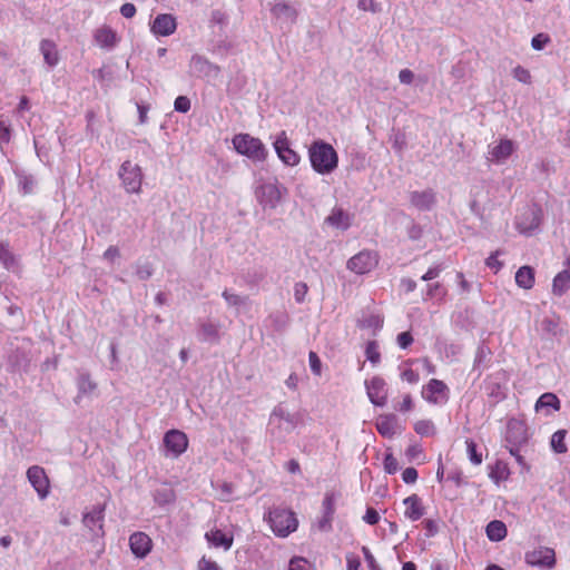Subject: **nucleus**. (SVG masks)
<instances>
[{"label":"nucleus","mask_w":570,"mask_h":570,"mask_svg":"<svg viewBox=\"0 0 570 570\" xmlns=\"http://www.w3.org/2000/svg\"><path fill=\"white\" fill-rule=\"evenodd\" d=\"M105 504H97L83 514L82 522L96 535H104Z\"/></svg>","instance_id":"15"},{"label":"nucleus","mask_w":570,"mask_h":570,"mask_svg":"<svg viewBox=\"0 0 570 570\" xmlns=\"http://www.w3.org/2000/svg\"><path fill=\"white\" fill-rule=\"evenodd\" d=\"M362 552L364 554L365 561L370 570H382L376 563L374 556L371 553L367 547H363Z\"/></svg>","instance_id":"48"},{"label":"nucleus","mask_w":570,"mask_h":570,"mask_svg":"<svg viewBox=\"0 0 570 570\" xmlns=\"http://www.w3.org/2000/svg\"><path fill=\"white\" fill-rule=\"evenodd\" d=\"M11 124L3 116H0V145L9 144L11 139Z\"/></svg>","instance_id":"38"},{"label":"nucleus","mask_w":570,"mask_h":570,"mask_svg":"<svg viewBox=\"0 0 570 570\" xmlns=\"http://www.w3.org/2000/svg\"><path fill=\"white\" fill-rule=\"evenodd\" d=\"M308 292L306 283L298 282L294 285V298L297 303H302Z\"/></svg>","instance_id":"45"},{"label":"nucleus","mask_w":570,"mask_h":570,"mask_svg":"<svg viewBox=\"0 0 570 570\" xmlns=\"http://www.w3.org/2000/svg\"><path fill=\"white\" fill-rule=\"evenodd\" d=\"M512 73H513L514 79H517L518 81L525 83V85L531 83V73L528 69L523 68L522 66H517L512 70Z\"/></svg>","instance_id":"40"},{"label":"nucleus","mask_w":570,"mask_h":570,"mask_svg":"<svg viewBox=\"0 0 570 570\" xmlns=\"http://www.w3.org/2000/svg\"><path fill=\"white\" fill-rule=\"evenodd\" d=\"M287 190L276 179L264 181L256 186L255 197L263 209H275L286 195Z\"/></svg>","instance_id":"4"},{"label":"nucleus","mask_w":570,"mask_h":570,"mask_svg":"<svg viewBox=\"0 0 570 570\" xmlns=\"http://www.w3.org/2000/svg\"><path fill=\"white\" fill-rule=\"evenodd\" d=\"M174 108L178 112L186 114L190 110V100L186 96H178L175 99Z\"/></svg>","instance_id":"41"},{"label":"nucleus","mask_w":570,"mask_h":570,"mask_svg":"<svg viewBox=\"0 0 570 570\" xmlns=\"http://www.w3.org/2000/svg\"><path fill=\"white\" fill-rule=\"evenodd\" d=\"M422 396L431 404H444L449 400V389L443 381L432 379L423 387Z\"/></svg>","instance_id":"10"},{"label":"nucleus","mask_w":570,"mask_h":570,"mask_svg":"<svg viewBox=\"0 0 570 570\" xmlns=\"http://www.w3.org/2000/svg\"><path fill=\"white\" fill-rule=\"evenodd\" d=\"M308 158L315 173L330 175L338 166V155L333 146L323 140H315L308 148Z\"/></svg>","instance_id":"1"},{"label":"nucleus","mask_w":570,"mask_h":570,"mask_svg":"<svg viewBox=\"0 0 570 570\" xmlns=\"http://www.w3.org/2000/svg\"><path fill=\"white\" fill-rule=\"evenodd\" d=\"M401 379L410 384H415L419 382V374L412 368H405L401 373Z\"/></svg>","instance_id":"51"},{"label":"nucleus","mask_w":570,"mask_h":570,"mask_svg":"<svg viewBox=\"0 0 570 570\" xmlns=\"http://www.w3.org/2000/svg\"><path fill=\"white\" fill-rule=\"evenodd\" d=\"M360 568H361L360 558L354 553H347L346 554V570H360Z\"/></svg>","instance_id":"49"},{"label":"nucleus","mask_w":570,"mask_h":570,"mask_svg":"<svg viewBox=\"0 0 570 570\" xmlns=\"http://www.w3.org/2000/svg\"><path fill=\"white\" fill-rule=\"evenodd\" d=\"M410 202L420 210H429L435 203V195L432 190L412 191Z\"/></svg>","instance_id":"23"},{"label":"nucleus","mask_w":570,"mask_h":570,"mask_svg":"<svg viewBox=\"0 0 570 570\" xmlns=\"http://www.w3.org/2000/svg\"><path fill=\"white\" fill-rule=\"evenodd\" d=\"M269 423L289 432L296 428L298 419L296 415L291 414L282 404H278L271 413Z\"/></svg>","instance_id":"16"},{"label":"nucleus","mask_w":570,"mask_h":570,"mask_svg":"<svg viewBox=\"0 0 570 570\" xmlns=\"http://www.w3.org/2000/svg\"><path fill=\"white\" fill-rule=\"evenodd\" d=\"M405 505V517L412 521L421 519L424 514V508L421 499L416 494H412L403 500Z\"/></svg>","instance_id":"24"},{"label":"nucleus","mask_w":570,"mask_h":570,"mask_svg":"<svg viewBox=\"0 0 570 570\" xmlns=\"http://www.w3.org/2000/svg\"><path fill=\"white\" fill-rule=\"evenodd\" d=\"M465 443H466V452H468L470 461L475 465L481 464L482 463V454L476 451L475 442L471 439H468L465 441Z\"/></svg>","instance_id":"39"},{"label":"nucleus","mask_w":570,"mask_h":570,"mask_svg":"<svg viewBox=\"0 0 570 570\" xmlns=\"http://www.w3.org/2000/svg\"><path fill=\"white\" fill-rule=\"evenodd\" d=\"M92 38L96 46L106 51L115 49L120 41L118 33L106 24L97 28L94 31Z\"/></svg>","instance_id":"14"},{"label":"nucleus","mask_w":570,"mask_h":570,"mask_svg":"<svg viewBox=\"0 0 570 570\" xmlns=\"http://www.w3.org/2000/svg\"><path fill=\"white\" fill-rule=\"evenodd\" d=\"M570 287V273L569 271H562L556 275L552 283V292L556 295L561 296Z\"/></svg>","instance_id":"31"},{"label":"nucleus","mask_w":570,"mask_h":570,"mask_svg":"<svg viewBox=\"0 0 570 570\" xmlns=\"http://www.w3.org/2000/svg\"><path fill=\"white\" fill-rule=\"evenodd\" d=\"M154 499L158 504H168L174 501L175 494L171 489L163 488L155 491Z\"/></svg>","instance_id":"37"},{"label":"nucleus","mask_w":570,"mask_h":570,"mask_svg":"<svg viewBox=\"0 0 570 570\" xmlns=\"http://www.w3.org/2000/svg\"><path fill=\"white\" fill-rule=\"evenodd\" d=\"M561 406L560 400L553 393L547 392L543 393L535 403V411H540L541 409H552L553 411H559Z\"/></svg>","instance_id":"30"},{"label":"nucleus","mask_w":570,"mask_h":570,"mask_svg":"<svg viewBox=\"0 0 570 570\" xmlns=\"http://www.w3.org/2000/svg\"><path fill=\"white\" fill-rule=\"evenodd\" d=\"M40 51L43 56L45 62L49 67H55L59 62V53L57 46L52 40L43 39L40 42Z\"/></svg>","instance_id":"25"},{"label":"nucleus","mask_w":570,"mask_h":570,"mask_svg":"<svg viewBox=\"0 0 570 570\" xmlns=\"http://www.w3.org/2000/svg\"><path fill=\"white\" fill-rule=\"evenodd\" d=\"M286 570H315V567L303 557H293Z\"/></svg>","instance_id":"34"},{"label":"nucleus","mask_w":570,"mask_h":570,"mask_svg":"<svg viewBox=\"0 0 570 570\" xmlns=\"http://www.w3.org/2000/svg\"><path fill=\"white\" fill-rule=\"evenodd\" d=\"M365 355L367 361H370L373 365H376L381 361V353L379 351V344L375 341H370L366 344Z\"/></svg>","instance_id":"36"},{"label":"nucleus","mask_w":570,"mask_h":570,"mask_svg":"<svg viewBox=\"0 0 570 570\" xmlns=\"http://www.w3.org/2000/svg\"><path fill=\"white\" fill-rule=\"evenodd\" d=\"M402 480L405 483H407V484L414 483L417 480V471H416V469H414L412 466L406 468L402 472Z\"/></svg>","instance_id":"52"},{"label":"nucleus","mask_w":570,"mask_h":570,"mask_svg":"<svg viewBox=\"0 0 570 570\" xmlns=\"http://www.w3.org/2000/svg\"><path fill=\"white\" fill-rule=\"evenodd\" d=\"M384 470L389 474H394L399 470V462L392 453L385 454L384 458Z\"/></svg>","instance_id":"42"},{"label":"nucleus","mask_w":570,"mask_h":570,"mask_svg":"<svg viewBox=\"0 0 570 570\" xmlns=\"http://www.w3.org/2000/svg\"><path fill=\"white\" fill-rule=\"evenodd\" d=\"M27 478L41 500L49 495L50 482L43 468L39 465L30 466L27 470Z\"/></svg>","instance_id":"11"},{"label":"nucleus","mask_w":570,"mask_h":570,"mask_svg":"<svg viewBox=\"0 0 570 570\" xmlns=\"http://www.w3.org/2000/svg\"><path fill=\"white\" fill-rule=\"evenodd\" d=\"M376 429L382 436L392 438L397 429V419L394 414H382L376 419Z\"/></svg>","instance_id":"22"},{"label":"nucleus","mask_w":570,"mask_h":570,"mask_svg":"<svg viewBox=\"0 0 570 570\" xmlns=\"http://www.w3.org/2000/svg\"><path fill=\"white\" fill-rule=\"evenodd\" d=\"M515 150V145L511 139L502 138L493 141L488 147L487 160L492 164H503Z\"/></svg>","instance_id":"9"},{"label":"nucleus","mask_w":570,"mask_h":570,"mask_svg":"<svg viewBox=\"0 0 570 570\" xmlns=\"http://www.w3.org/2000/svg\"><path fill=\"white\" fill-rule=\"evenodd\" d=\"M137 275L140 279H147L151 276V267L146 264L137 268Z\"/></svg>","instance_id":"61"},{"label":"nucleus","mask_w":570,"mask_h":570,"mask_svg":"<svg viewBox=\"0 0 570 570\" xmlns=\"http://www.w3.org/2000/svg\"><path fill=\"white\" fill-rule=\"evenodd\" d=\"M202 333L205 336V338L217 337L218 330L214 324L206 323L202 325Z\"/></svg>","instance_id":"57"},{"label":"nucleus","mask_w":570,"mask_h":570,"mask_svg":"<svg viewBox=\"0 0 570 570\" xmlns=\"http://www.w3.org/2000/svg\"><path fill=\"white\" fill-rule=\"evenodd\" d=\"M363 520L367 524L374 525V524H376L380 521V515H379V513H377V511L375 509L367 508L366 512H365V514L363 517Z\"/></svg>","instance_id":"53"},{"label":"nucleus","mask_w":570,"mask_h":570,"mask_svg":"<svg viewBox=\"0 0 570 570\" xmlns=\"http://www.w3.org/2000/svg\"><path fill=\"white\" fill-rule=\"evenodd\" d=\"M104 257L108 261H114L119 257V249L116 246H109L105 250Z\"/></svg>","instance_id":"63"},{"label":"nucleus","mask_w":570,"mask_h":570,"mask_svg":"<svg viewBox=\"0 0 570 570\" xmlns=\"http://www.w3.org/2000/svg\"><path fill=\"white\" fill-rule=\"evenodd\" d=\"M412 407H413V402H412L411 395L410 394L404 395L399 410L402 412H407V411L412 410Z\"/></svg>","instance_id":"64"},{"label":"nucleus","mask_w":570,"mask_h":570,"mask_svg":"<svg viewBox=\"0 0 570 570\" xmlns=\"http://www.w3.org/2000/svg\"><path fill=\"white\" fill-rule=\"evenodd\" d=\"M443 271V267L442 265H435V266H432L430 267L426 273L422 276V279L423 281H432L434 278H436L440 273Z\"/></svg>","instance_id":"56"},{"label":"nucleus","mask_w":570,"mask_h":570,"mask_svg":"<svg viewBox=\"0 0 570 570\" xmlns=\"http://www.w3.org/2000/svg\"><path fill=\"white\" fill-rule=\"evenodd\" d=\"M190 72L198 77L216 76L219 68L200 55H194L189 62Z\"/></svg>","instance_id":"19"},{"label":"nucleus","mask_w":570,"mask_h":570,"mask_svg":"<svg viewBox=\"0 0 570 570\" xmlns=\"http://www.w3.org/2000/svg\"><path fill=\"white\" fill-rule=\"evenodd\" d=\"M456 278H458V282H459V286L461 287V291H462L463 293H468V292H470V289H471V285H470V283L464 278L463 273L459 272V273L456 274Z\"/></svg>","instance_id":"62"},{"label":"nucleus","mask_w":570,"mask_h":570,"mask_svg":"<svg viewBox=\"0 0 570 570\" xmlns=\"http://www.w3.org/2000/svg\"><path fill=\"white\" fill-rule=\"evenodd\" d=\"M515 283L524 289L532 288L534 284V271L530 266H522L515 273Z\"/></svg>","instance_id":"28"},{"label":"nucleus","mask_w":570,"mask_h":570,"mask_svg":"<svg viewBox=\"0 0 570 570\" xmlns=\"http://www.w3.org/2000/svg\"><path fill=\"white\" fill-rule=\"evenodd\" d=\"M401 83L411 85L414 79V73L410 69H402L399 73Z\"/></svg>","instance_id":"59"},{"label":"nucleus","mask_w":570,"mask_h":570,"mask_svg":"<svg viewBox=\"0 0 570 570\" xmlns=\"http://www.w3.org/2000/svg\"><path fill=\"white\" fill-rule=\"evenodd\" d=\"M268 522L272 531L281 538H286L296 531L298 520L295 512L289 509L276 508L269 511Z\"/></svg>","instance_id":"3"},{"label":"nucleus","mask_w":570,"mask_h":570,"mask_svg":"<svg viewBox=\"0 0 570 570\" xmlns=\"http://www.w3.org/2000/svg\"><path fill=\"white\" fill-rule=\"evenodd\" d=\"M198 570H222L220 567L215 562L205 557L198 561Z\"/></svg>","instance_id":"54"},{"label":"nucleus","mask_w":570,"mask_h":570,"mask_svg":"<svg viewBox=\"0 0 570 570\" xmlns=\"http://www.w3.org/2000/svg\"><path fill=\"white\" fill-rule=\"evenodd\" d=\"M120 13L124 18L130 19L136 14V7L132 3H124L120 7Z\"/></svg>","instance_id":"58"},{"label":"nucleus","mask_w":570,"mask_h":570,"mask_svg":"<svg viewBox=\"0 0 570 570\" xmlns=\"http://www.w3.org/2000/svg\"><path fill=\"white\" fill-rule=\"evenodd\" d=\"M379 263L377 254L371 250H362L352 256L346 264L348 271L363 275L370 273Z\"/></svg>","instance_id":"7"},{"label":"nucleus","mask_w":570,"mask_h":570,"mask_svg":"<svg viewBox=\"0 0 570 570\" xmlns=\"http://www.w3.org/2000/svg\"><path fill=\"white\" fill-rule=\"evenodd\" d=\"M498 254H499V252L491 254L487 258V262H485L488 267L495 269V271H499L502 267V263L498 261Z\"/></svg>","instance_id":"60"},{"label":"nucleus","mask_w":570,"mask_h":570,"mask_svg":"<svg viewBox=\"0 0 570 570\" xmlns=\"http://www.w3.org/2000/svg\"><path fill=\"white\" fill-rule=\"evenodd\" d=\"M129 547L136 558L144 559L150 553L153 541L148 534L138 531L129 537Z\"/></svg>","instance_id":"17"},{"label":"nucleus","mask_w":570,"mask_h":570,"mask_svg":"<svg viewBox=\"0 0 570 570\" xmlns=\"http://www.w3.org/2000/svg\"><path fill=\"white\" fill-rule=\"evenodd\" d=\"M323 507L325 511V515L330 519L334 513V497L332 494H326Z\"/></svg>","instance_id":"55"},{"label":"nucleus","mask_w":570,"mask_h":570,"mask_svg":"<svg viewBox=\"0 0 570 570\" xmlns=\"http://www.w3.org/2000/svg\"><path fill=\"white\" fill-rule=\"evenodd\" d=\"M232 142L239 155L254 163H263L267 158L268 151L262 140L249 134H237L233 137Z\"/></svg>","instance_id":"2"},{"label":"nucleus","mask_w":570,"mask_h":570,"mask_svg":"<svg viewBox=\"0 0 570 570\" xmlns=\"http://www.w3.org/2000/svg\"><path fill=\"white\" fill-rule=\"evenodd\" d=\"M273 16L277 19H283L288 22H295L297 18V11L291 4L286 2H276L271 9Z\"/></svg>","instance_id":"26"},{"label":"nucleus","mask_w":570,"mask_h":570,"mask_svg":"<svg viewBox=\"0 0 570 570\" xmlns=\"http://www.w3.org/2000/svg\"><path fill=\"white\" fill-rule=\"evenodd\" d=\"M163 442L166 448L165 455L173 459L179 458L188 448L187 435L175 429L165 433Z\"/></svg>","instance_id":"8"},{"label":"nucleus","mask_w":570,"mask_h":570,"mask_svg":"<svg viewBox=\"0 0 570 570\" xmlns=\"http://www.w3.org/2000/svg\"><path fill=\"white\" fill-rule=\"evenodd\" d=\"M308 362H309V367H311L312 372L316 376H320L322 374V363H321L318 355L315 352H309Z\"/></svg>","instance_id":"44"},{"label":"nucleus","mask_w":570,"mask_h":570,"mask_svg":"<svg viewBox=\"0 0 570 570\" xmlns=\"http://www.w3.org/2000/svg\"><path fill=\"white\" fill-rule=\"evenodd\" d=\"M223 297L225 298L227 304L230 306H239V305L244 304V302H245V299L242 296H239L237 294L229 293L228 291L223 292Z\"/></svg>","instance_id":"47"},{"label":"nucleus","mask_w":570,"mask_h":570,"mask_svg":"<svg viewBox=\"0 0 570 570\" xmlns=\"http://www.w3.org/2000/svg\"><path fill=\"white\" fill-rule=\"evenodd\" d=\"M397 344L401 348L405 350L413 343V337L410 332H402L397 335Z\"/></svg>","instance_id":"50"},{"label":"nucleus","mask_w":570,"mask_h":570,"mask_svg":"<svg viewBox=\"0 0 570 570\" xmlns=\"http://www.w3.org/2000/svg\"><path fill=\"white\" fill-rule=\"evenodd\" d=\"M550 41V38L546 33H538L531 40V46L534 50H542L546 45Z\"/></svg>","instance_id":"46"},{"label":"nucleus","mask_w":570,"mask_h":570,"mask_svg":"<svg viewBox=\"0 0 570 570\" xmlns=\"http://www.w3.org/2000/svg\"><path fill=\"white\" fill-rule=\"evenodd\" d=\"M119 177L127 193L138 194L141 190L142 173L137 164L129 160L122 163L119 169Z\"/></svg>","instance_id":"5"},{"label":"nucleus","mask_w":570,"mask_h":570,"mask_svg":"<svg viewBox=\"0 0 570 570\" xmlns=\"http://www.w3.org/2000/svg\"><path fill=\"white\" fill-rule=\"evenodd\" d=\"M0 262L8 271H13L17 267V259L10 252L7 244L0 243Z\"/></svg>","instance_id":"33"},{"label":"nucleus","mask_w":570,"mask_h":570,"mask_svg":"<svg viewBox=\"0 0 570 570\" xmlns=\"http://www.w3.org/2000/svg\"><path fill=\"white\" fill-rule=\"evenodd\" d=\"M485 532L490 541L499 542L507 537L508 530L502 521L493 520L488 523Z\"/></svg>","instance_id":"27"},{"label":"nucleus","mask_w":570,"mask_h":570,"mask_svg":"<svg viewBox=\"0 0 570 570\" xmlns=\"http://www.w3.org/2000/svg\"><path fill=\"white\" fill-rule=\"evenodd\" d=\"M414 431L421 436H429L435 433V426L430 420H421L414 424Z\"/></svg>","instance_id":"35"},{"label":"nucleus","mask_w":570,"mask_h":570,"mask_svg":"<svg viewBox=\"0 0 570 570\" xmlns=\"http://www.w3.org/2000/svg\"><path fill=\"white\" fill-rule=\"evenodd\" d=\"M78 394L75 397L76 403H80L83 397L90 396L97 390V383L91 379L87 372L80 373L77 377Z\"/></svg>","instance_id":"20"},{"label":"nucleus","mask_w":570,"mask_h":570,"mask_svg":"<svg viewBox=\"0 0 570 570\" xmlns=\"http://www.w3.org/2000/svg\"><path fill=\"white\" fill-rule=\"evenodd\" d=\"M207 542L214 548H223L225 551L229 550L233 546L234 538L219 529H212L205 534Z\"/></svg>","instance_id":"21"},{"label":"nucleus","mask_w":570,"mask_h":570,"mask_svg":"<svg viewBox=\"0 0 570 570\" xmlns=\"http://www.w3.org/2000/svg\"><path fill=\"white\" fill-rule=\"evenodd\" d=\"M274 148L278 158L287 166H297L301 161L299 155L289 146L285 131H282L274 141Z\"/></svg>","instance_id":"13"},{"label":"nucleus","mask_w":570,"mask_h":570,"mask_svg":"<svg viewBox=\"0 0 570 570\" xmlns=\"http://www.w3.org/2000/svg\"><path fill=\"white\" fill-rule=\"evenodd\" d=\"M357 8L372 13H376L381 10L380 4L375 0H358Z\"/></svg>","instance_id":"43"},{"label":"nucleus","mask_w":570,"mask_h":570,"mask_svg":"<svg viewBox=\"0 0 570 570\" xmlns=\"http://www.w3.org/2000/svg\"><path fill=\"white\" fill-rule=\"evenodd\" d=\"M365 389L371 403L375 406H384L387 402V389L385 381L380 376H373L365 381Z\"/></svg>","instance_id":"12"},{"label":"nucleus","mask_w":570,"mask_h":570,"mask_svg":"<svg viewBox=\"0 0 570 570\" xmlns=\"http://www.w3.org/2000/svg\"><path fill=\"white\" fill-rule=\"evenodd\" d=\"M177 29V21L173 14L160 13L151 23L150 30L155 36L168 37Z\"/></svg>","instance_id":"18"},{"label":"nucleus","mask_w":570,"mask_h":570,"mask_svg":"<svg viewBox=\"0 0 570 570\" xmlns=\"http://www.w3.org/2000/svg\"><path fill=\"white\" fill-rule=\"evenodd\" d=\"M566 435H567L566 430H558L551 436V441H550L551 449L558 454H562L568 451V446L566 444Z\"/></svg>","instance_id":"32"},{"label":"nucleus","mask_w":570,"mask_h":570,"mask_svg":"<svg viewBox=\"0 0 570 570\" xmlns=\"http://www.w3.org/2000/svg\"><path fill=\"white\" fill-rule=\"evenodd\" d=\"M527 564L540 569H553L556 566V552L549 547H537L524 554Z\"/></svg>","instance_id":"6"},{"label":"nucleus","mask_w":570,"mask_h":570,"mask_svg":"<svg viewBox=\"0 0 570 570\" xmlns=\"http://www.w3.org/2000/svg\"><path fill=\"white\" fill-rule=\"evenodd\" d=\"M326 222L331 226L343 230L347 229L351 226L350 215L340 208L333 209L331 215L326 218Z\"/></svg>","instance_id":"29"}]
</instances>
